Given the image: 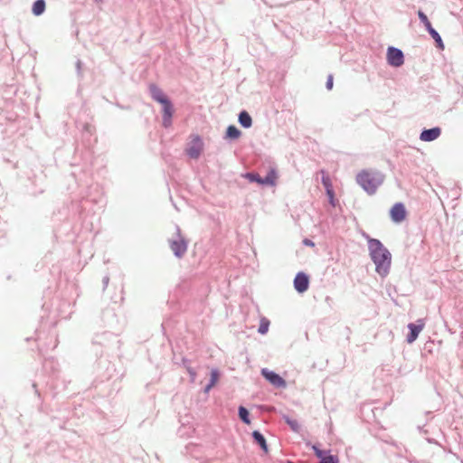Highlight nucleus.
I'll return each instance as SVG.
<instances>
[{
    "label": "nucleus",
    "mask_w": 463,
    "mask_h": 463,
    "mask_svg": "<svg viewBox=\"0 0 463 463\" xmlns=\"http://www.w3.org/2000/svg\"><path fill=\"white\" fill-rule=\"evenodd\" d=\"M170 248L177 257H182L187 250V242L183 237L177 234L175 239L170 241Z\"/></svg>",
    "instance_id": "nucleus-6"
},
{
    "label": "nucleus",
    "mask_w": 463,
    "mask_h": 463,
    "mask_svg": "<svg viewBox=\"0 0 463 463\" xmlns=\"http://www.w3.org/2000/svg\"><path fill=\"white\" fill-rule=\"evenodd\" d=\"M424 26L426 27L427 31L429 32V33H430V32H432L431 30H435L430 22L428 20L427 22L423 23Z\"/></svg>",
    "instance_id": "nucleus-29"
},
{
    "label": "nucleus",
    "mask_w": 463,
    "mask_h": 463,
    "mask_svg": "<svg viewBox=\"0 0 463 463\" xmlns=\"http://www.w3.org/2000/svg\"><path fill=\"white\" fill-rule=\"evenodd\" d=\"M252 436H253L254 440L260 446V448L264 450V452H268V446H267L266 439L263 437V435L261 433H260L259 431L255 430V431H253Z\"/></svg>",
    "instance_id": "nucleus-14"
},
{
    "label": "nucleus",
    "mask_w": 463,
    "mask_h": 463,
    "mask_svg": "<svg viewBox=\"0 0 463 463\" xmlns=\"http://www.w3.org/2000/svg\"><path fill=\"white\" fill-rule=\"evenodd\" d=\"M309 286V278L304 272H298L294 279L295 289L299 293H304Z\"/></svg>",
    "instance_id": "nucleus-8"
},
{
    "label": "nucleus",
    "mask_w": 463,
    "mask_h": 463,
    "mask_svg": "<svg viewBox=\"0 0 463 463\" xmlns=\"http://www.w3.org/2000/svg\"><path fill=\"white\" fill-rule=\"evenodd\" d=\"M418 323L419 324H417V325L412 324V323L408 325V327L411 330L410 334L407 336V342L409 344L413 343L417 339L419 334L421 332V330L424 327V323L422 320H419Z\"/></svg>",
    "instance_id": "nucleus-10"
},
{
    "label": "nucleus",
    "mask_w": 463,
    "mask_h": 463,
    "mask_svg": "<svg viewBox=\"0 0 463 463\" xmlns=\"http://www.w3.org/2000/svg\"><path fill=\"white\" fill-rule=\"evenodd\" d=\"M440 133L441 130L439 128L426 129L420 133V138L422 141L430 142L437 139L440 136Z\"/></svg>",
    "instance_id": "nucleus-11"
},
{
    "label": "nucleus",
    "mask_w": 463,
    "mask_h": 463,
    "mask_svg": "<svg viewBox=\"0 0 463 463\" xmlns=\"http://www.w3.org/2000/svg\"><path fill=\"white\" fill-rule=\"evenodd\" d=\"M219 381V373L217 370L213 369L211 372V380L209 384L205 387V392H208Z\"/></svg>",
    "instance_id": "nucleus-17"
},
{
    "label": "nucleus",
    "mask_w": 463,
    "mask_h": 463,
    "mask_svg": "<svg viewBox=\"0 0 463 463\" xmlns=\"http://www.w3.org/2000/svg\"><path fill=\"white\" fill-rule=\"evenodd\" d=\"M368 242L370 254L376 266L377 273L381 276H386L391 267V253L379 240L371 239Z\"/></svg>",
    "instance_id": "nucleus-1"
},
{
    "label": "nucleus",
    "mask_w": 463,
    "mask_h": 463,
    "mask_svg": "<svg viewBox=\"0 0 463 463\" xmlns=\"http://www.w3.org/2000/svg\"><path fill=\"white\" fill-rule=\"evenodd\" d=\"M241 136V131L235 126H229L226 131V137L236 139Z\"/></svg>",
    "instance_id": "nucleus-18"
},
{
    "label": "nucleus",
    "mask_w": 463,
    "mask_h": 463,
    "mask_svg": "<svg viewBox=\"0 0 463 463\" xmlns=\"http://www.w3.org/2000/svg\"><path fill=\"white\" fill-rule=\"evenodd\" d=\"M334 79H333V75H329L328 78H327V80H326V89L327 90H332L333 88V82Z\"/></svg>",
    "instance_id": "nucleus-27"
},
{
    "label": "nucleus",
    "mask_w": 463,
    "mask_h": 463,
    "mask_svg": "<svg viewBox=\"0 0 463 463\" xmlns=\"http://www.w3.org/2000/svg\"><path fill=\"white\" fill-rule=\"evenodd\" d=\"M390 217L394 222H402L407 217V211L402 203H395L390 210Z\"/></svg>",
    "instance_id": "nucleus-7"
},
{
    "label": "nucleus",
    "mask_w": 463,
    "mask_h": 463,
    "mask_svg": "<svg viewBox=\"0 0 463 463\" xmlns=\"http://www.w3.org/2000/svg\"><path fill=\"white\" fill-rule=\"evenodd\" d=\"M269 320L267 319L266 317H262L260 319V326L258 329L259 333H260L261 335L266 334L269 331Z\"/></svg>",
    "instance_id": "nucleus-19"
},
{
    "label": "nucleus",
    "mask_w": 463,
    "mask_h": 463,
    "mask_svg": "<svg viewBox=\"0 0 463 463\" xmlns=\"http://www.w3.org/2000/svg\"><path fill=\"white\" fill-rule=\"evenodd\" d=\"M45 10L44 0H37L33 5V13L34 15H41Z\"/></svg>",
    "instance_id": "nucleus-16"
},
{
    "label": "nucleus",
    "mask_w": 463,
    "mask_h": 463,
    "mask_svg": "<svg viewBox=\"0 0 463 463\" xmlns=\"http://www.w3.org/2000/svg\"><path fill=\"white\" fill-rule=\"evenodd\" d=\"M418 16L422 23H425L429 20L427 15L420 10L418 11Z\"/></svg>",
    "instance_id": "nucleus-28"
},
{
    "label": "nucleus",
    "mask_w": 463,
    "mask_h": 463,
    "mask_svg": "<svg viewBox=\"0 0 463 463\" xmlns=\"http://www.w3.org/2000/svg\"><path fill=\"white\" fill-rule=\"evenodd\" d=\"M261 373L271 384L277 387H283L286 385V382L282 377L274 372L269 371L268 369H262Z\"/></svg>",
    "instance_id": "nucleus-9"
},
{
    "label": "nucleus",
    "mask_w": 463,
    "mask_h": 463,
    "mask_svg": "<svg viewBox=\"0 0 463 463\" xmlns=\"http://www.w3.org/2000/svg\"><path fill=\"white\" fill-rule=\"evenodd\" d=\"M284 419H285L286 422L290 426V428L293 431L298 432L300 426L297 420H292L288 416H285Z\"/></svg>",
    "instance_id": "nucleus-22"
},
{
    "label": "nucleus",
    "mask_w": 463,
    "mask_h": 463,
    "mask_svg": "<svg viewBox=\"0 0 463 463\" xmlns=\"http://www.w3.org/2000/svg\"><path fill=\"white\" fill-rule=\"evenodd\" d=\"M322 173V184L326 190L333 188L332 182L328 175H326L324 171Z\"/></svg>",
    "instance_id": "nucleus-23"
},
{
    "label": "nucleus",
    "mask_w": 463,
    "mask_h": 463,
    "mask_svg": "<svg viewBox=\"0 0 463 463\" xmlns=\"http://www.w3.org/2000/svg\"><path fill=\"white\" fill-rule=\"evenodd\" d=\"M387 61L393 67H400L404 62V56L401 50L389 47L387 50Z\"/></svg>",
    "instance_id": "nucleus-5"
},
{
    "label": "nucleus",
    "mask_w": 463,
    "mask_h": 463,
    "mask_svg": "<svg viewBox=\"0 0 463 463\" xmlns=\"http://www.w3.org/2000/svg\"><path fill=\"white\" fill-rule=\"evenodd\" d=\"M203 149V143L199 136H192L189 141L186 153L192 158H198Z\"/></svg>",
    "instance_id": "nucleus-4"
},
{
    "label": "nucleus",
    "mask_w": 463,
    "mask_h": 463,
    "mask_svg": "<svg viewBox=\"0 0 463 463\" xmlns=\"http://www.w3.org/2000/svg\"><path fill=\"white\" fill-rule=\"evenodd\" d=\"M432 32H430V35L431 37L435 40L436 43H437V47L440 50H444L445 46H444V43H443V41L440 37V35L438 33V32L436 30H431Z\"/></svg>",
    "instance_id": "nucleus-20"
},
{
    "label": "nucleus",
    "mask_w": 463,
    "mask_h": 463,
    "mask_svg": "<svg viewBox=\"0 0 463 463\" xmlns=\"http://www.w3.org/2000/svg\"><path fill=\"white\" fill-rule=\"evenodd\" d=\"M250 182H256L262 185H275L278 178L277 172L274 168H270L268 175L262 178L259 174L255 173H247L244 175Z\"/></svg>",
    "instance_id": "nucleus-3"
},
{
    "label": "nucleus",
    "mask_w": 463,
    "mask_h": 463,
    "mask_svg": "<svg viewBox=\"0 0 463 463\" xmlns=\"http://www.w3.org/2000/svg\"><path fill=\"white\" fill-rule=\"evenodd\" d=\"M163 124L165 128L171 125V118L174 113L173 106L170 100H167L166 103H163Z\"/></svg>",
    "instance_id": "nucleus-12"
},
{
    "label": "nucleus",
    "mask_w": 463,
    "mask_h": 463,
    "mask_svg": "<svg viewBox=\"0 0 463 463\" xmlns=\"http://www.w3.org/2000/svg\"><path fill=\"white\" fill-rule=\"evenodd\" d=\"M149 89L152 98L160 104L166 103V101L169 100L164 92L156 85H151Z\"/></svg>",
    "instance_id": "nucleus-13"
},
{
    "label": "nucleus",
    "mask_w": 463,
    "mask_h": 463,
    "mask_svg": "<svg viewBox=\"0 0 463 463\" xmlns=\"http://www.w3.org/2000/svg\"><path fill=\"white\" fill-rule=\"evenodd\" d=\"M239 122L242 127L250 128L251 126L252 120L248 112L241 111L239 115Z\"/></svg>",
    "instance_id": "nucleus-15"
},
{
    "label": "nucleus",
    "mask_w": 463,
    "mask_h": 463,
    "mask_svg": "<svg viewBox=\"0 0 463 463\" xmlns=\"http://www.w3.org/2000/svg\"><path fill=\"white\" fill-rule=\"evenodd\" d=\"M239 416H240V419L245 422L246 424H250V420L249 419V411H247L246 408L241 406L239 408Z\"/></svg>",
    "instance_id": "nucleus-21"
},
{
    "label": "nucleus",
    "mask_w": 463,
    "mask_h": 463,
    "mask_svg": "<svg viewBox=\"0 0 463 463\" xmlns=\"http://www.w3.org/2000/svg\"><path fill=\"white\" fill-rule=\"evenodd\" d=\"M303 243L306 245V246H309V247H315V243L309 240V239H305L303 241Z\"/></svg>",
    "instance_id": "nucleus-30"
},
{
    "label": "nucleus",
    "mask_w": 463,
    "mask_h": 463,
    "mask_svg": "<svg viewBox=\"0 0 463 463\" xmlns=\"http://www.w3.org/2000/svg\"><path fill=\"white\" fill-rule=\"evenodd\" d=\"M339 459L337 456L327 455L325 458H322L318 463H338Z\"/></svg>",
    "instance_id": "nucleus-24"
},
{
    "label": "nucleus",
    "mask_w": 463,
    "mask_h": 463,
    "mask_svg": "<svg viewBox=\"0 0 463 463\" xmlns=\"http://www.w3.org/2000/svg\"><path fill=\"white\" fill-rule=\"evenodd\" d=\"M188 373H190V375L192 377V381H194L195 372L194 370H192L191 368H188Z\"/></svg>",
    "instance_id": "nucleus-31"
},
{
    "label": "nucleus",
    "mask_w": 463,
    "mask_h": 463,
    "mask_svg": "<svg viewBox=\"0 0 463 463\" xmlns=\"http://www.w3.org/2000/svg\"><path fill=\"white\" fill-rule=\"evenodd\" d=\"M326 194H327V196H328V198H329V203H330L333 206H335V194H334V190H333V188H331V189H327V190H326Z\"/></svg>",
    "instance_id": "nucleus-26"
},
{
    "label": "nucleus",
    "mask_w": 463,
    "mask_h": 463,
    "mask_svg": "<svg viewBox=\"0 0 463 463\" xmlns=\"http://www.w3.org/2000/svg\"><path fill=\"white\" fill-rule=\"evenodd\" d=\"M383 178V175H382L380 172L362 170L356 175V182L369 194H373L376 192L379 185L382 184Z\"/></svg>",
    "instance_id": "nucleus-2"
},
{
    "label": "nucleus",
    "mask_w": 463,
    "mask_h": 463,
    "mask_svg": "<svg viewBox=\"0 0 463 463\" xmlns=\"http://www.w3.org/2000/svg\"><path fill=\"white\" fill-rule=\"evenodd\" d=\"M314 452H315V455L320 458V460H322V458H325L326 457V455H325V452L323 450H321L320 449H318L317 446H313L312 447Z\"/></svg>",
    "instance_id": "nucleus-25"
}]
</instances>
